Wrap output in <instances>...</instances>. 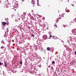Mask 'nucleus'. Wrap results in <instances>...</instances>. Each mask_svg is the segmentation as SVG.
I'll list each match as a JSON object with an SVG mask.
<instances>
[{
	"label": "nucleus",
	"mask_w": 76,
	"mask_h": 76,
	"mask_svg": "<svg viewBox=\"0 0 76 76\" xmlns=\"http://www.w3.org/2000/svg\"><path fill=\"white\" fill-rule=\"evenodd\" d=\"M54 26H55V27H56V28H57V25H56V23L54 24Z\"/></svg>",
	"instance_id": "nucleus-8"
},
{
	"label": "nucleus",
	"mask_w": 76,
	"mask_h": 76,
	"mask_svg": "<svg viewBox=\"0 0 76 76\" xmlns=\"http://www.w3.org/2000/svg\"><path fill=\"white\" fill-rule=\"evenodd\" d=\"M37 3H39L38 0H37Z\"/></svg>",
	"instance_id": "nucleus-23"
},
{
	"label": "nucleus",
	"mask_w": 76,
	"mask_h": 76,
	"mask_svg": "<svg viewBox=\"0 0 76 76\" xmlns=\"http://www.w3.org/2000/svg\"><path fill=\"white\" fill-rule=\"evenodd\" d=\"M63 76H66L65 75H63Z\"/></svg>",
	"instance_id": "nucleus-22"
},
{
	"label": "nucleus",
	"mask_w": 76,
	"mask_h": 76,
	"mask_svg": "<svg viewBox=\"0 0 76 76\" xmlns=\"http://www.w3.org/2000/svg\"><path fill=\"white\" fill-rule=\"evenodd\" d=\"M23 14H24V15H26V13L25 12H24L23 13Z\"/></svg>",
	"instance_id": "nucleus-15"
},
{
	"label": "nucleus",
	"mask_w": 76,
	"mask_h": 76,
	"mask_svg": "<svg viewBox=\"0 0 76 76\" xmlns=\"http://www.w3.org/2000/svg\"><path fill=\"white\" fill-rule=\"evenodd\" d=\"M55 62L54 61H53L52 62V64H54Z\"/></svg>",
	"instance_id": "nucleus-12"
},
{
	"label": "nucleus",
	"mask_w": 76,
	"mask_h": 76,
	"mask_svg": "<svg viewBox=\"0 0 76 76\" xmlns=\"http://www.w3.org/2000/svg\"><path fill=\"white\" fill-rule=\"evenodd\" d=\"M61 17V15H59V16L58 18L57 19H56V23H57L58 22V19H61V18L60 17Z\"/></svg>",
	"instance_id": "nucleus-1"
},
{
	"label": "nucleus",
	"mask_w": 76,
	"mask_h": 76,
	"mask_svg": "<svg viewBox=\"0 0 76 76\" xmlns=\"http://www.w3.org/2000/svg\"><path fill=\"white\" fill-rule=\"evenodd\" d=\"M31 3L32 4H35V2H34V1L33 0L31 1Z\"/></svg>",
	"instance_id": "nucleus-5"
},
{
	"label": "nucleus",
	"mask_w": 76,
	"mask_h": 76,
	"mask_svg": "<svg viewBox=\"0 0 76 76\" xmlns=\"http://www.w3.org/2000/svg\"><path fill=\"white\" fill-rule=\"evenodd\" d=\"M48 37H47V36L46 35H44L43 36V38L44 39H47V38Z\"/></svg>",
	"instance_id": "nucleus-2"
},
{
	"label": "nucleus",
	"mask_w": 76,
	"mask_h": 76,
	"mask_svg": "<svg viewBox=\"0 0 76 76\" xmlns=\"http://www.w3.org/2000/svg\"><path fill=\"white\" fill-rule=\"evenodd\" d=\"M75 54H76V51H75Z\"/></svg>",
	"instance_id": "nucleus-21"
},
{
	"label": "nucleus",
	"mask_w": 76,
	"mask_h": 76,
	"mask_svg": "<svg viewBox=\"0 0 76 76\" xmlns=\"http://www.w3.org/2000/svg\"><path fill=\"white\" fill-rule=\"evenodd\" d=\"M31 19L33 20H34V18L32 16H31Z\"/></svg>",
	"instance_id": "nucleus-6"
},
{
	"label": "nucleus",
	"mask_w": 76,
	"mask_h": 76,
	"mask_svg": "<svg viewBox=\"0 0 76 76\" xmlns=\"http://www.w3.org/2000/svg\"><path fill=\"white\" fill-rule=\"evenodd\" d=\"M4 66H5L6 67H7V65L6 62H4Z\"/></svg>",
	"instance_id": "nucleus-4"
},
{
	"label": "nucleus",
	"mask_w": 76,
	"mask_h": 76,
	"mask_svg": "<svg viewBox=\"0 0 76 76\" xmlns=\"http://www.w3.org/2000/svg\"><path fill=\"white\" fill-rule=\"evenodd\" d=\"M1 49H2V50H3V48H4V47H3V46H1Z\"/></svg>",
	"instance_id": "nucleus-11"
},
{
	"label": "nucleus",
	"mask_w": 76,
	"mask_h": 76,
	"mask_svg": "<svg viewBox=\"0 0 76 76\" xmlns=\"http://www.w3.org/2000/svg\"><path fill=\"white\" fill-rule=\"evenodd\" d=\"M52 38L53 39H55V36H52Z\"/></svg>",
	"instance_id": "nucleus-10"
},
{
	"label": "nucleus",
	"mask_w": 76,
	"mask_h": 76,
	"mask_svg": "<svg viewBox=\"0 0 76 76\" xmlns=\"http://www.w3.org/2000/svg\"><path fill=\"white\" fill-rule=\"evenodd\" d=\"M47 50H48V51H50V48L49 47L47 48Z\"/></svg>",
	"instance_id": "nucleus-7"
},
{
	"label": "nucleus",
	"mask_w": 76,
	"mask_h": 76,
	"mask_svg": "<svg viewBox=\"0 0 76 76\" xmlns=\"http://www.w3.org/2000/svg\"><path fill=\"white\" fill-rule=\"evenodd\" d=\"M0 66H1L2 65L1 63V62H0Z\"/></svg>",
	"instance_id": "nucleus-16"
},
{
	"label": "nucleus",
	"mask_w": 76,
	"mask_h": 76,
	"mask_svg": "<svg viewBox=\"0 0 76 76\" xmlns=\"http://www.w3.org/2000/svg\"><path fill=\"white\" fill-rule=\"evenodd\" d=\"M75 19L76 20V18H75Z\"/></svg>",
	"instance_id": "nucleus-27"
},
{
	"label": "nucleus",
	"mask_w": 76,
	"mask_h": 76,
	"mask_svg": "<svg viewBox=\"0 0 76 76\" xmlns=\"http://www.w3.org/2000/svg\"><path fill=\"white\" fill-rule=\"evenodd\" d=\"M20 64H22V62H20Z\"/></svg>",
	"instance_id": "nucleus-17"
},
{
	"label": "nucleus",
	"mask_w": 76,
	"mask_h": 76,
	"mask_svg": "<svg viewBox=\"0 0 76 76\" xmlns=\"http://www.w3.org/2000/svg\"><path fill=\"white\" fill-rule=\"evenodd\" d=\"M14 16L13 15H12V16Z\"/></svg>",
	"instance_id": "nucleus-24"
},
{
	"label": "nucleus",
	"mask_w": 76,
	"mask_h": 76,
	"mask_svg": "<svg viewBox=\"0 0 76 76\" xmlns=\"http://www.w3.org/2000/svg\"><path fill=\"white\" fill-rule=\"evenodd\" d=\"M52 36H51V35H50V38H51V37H52Z\"/></svg>",
	"instance_id": "nucleus-18"
},
{
	"label": "nucleus",
	"mask_w": 76,
	"mask_h": 76,
	"mask_svg": "<svg viewBox=\"0 0 76 76\" xmlns=\"http://www.w3.org/2000/svg\"><path fill=\"white\" fill-rule=\"evenodd\" d=\"M72 6H73V5H72Z\"/></svg>",
	"instance_id": "nucleus-25"
},
{
	"label": "nucleus",
	"mask_w": 76,
	"mask_h": 76,
	"mask_svg": "<svg viewBox=\"0 0 76 76\" xmlns=\"http://www.w3.org/2000/svg\"><path fill=\"white\" fill-rule=\"evenodd\" d=\"M69 0H68L67 1L68 2H69Z\"/></svg>",
	"instance_id": "nucleus-20"
},
{
	"label": "nucleus",
	"mask_w": 76,
	"mask_h": 76,
	"mask_svg": "<svg viewBox=\"0 0 76 76\" xmlns=\"http://www.w3.org/2000/svg\"><path fill=\"white\" fill-rule=\"evenodd\" d=\"M2 24L4 26V25H6L7 24V23H6L5 22H2Z\"/></svg>",
	"instance_id": "nucleus-3"
},
{
	"label": "nucleus",
	"mask_w": 76,
	"mask_h": 76,
	"mask_svg": "<svg viewBox=\"0 0 76 76\" xmlns=\"http://www.w3.org/2000/svg\"><path fill=\"white\" fill-rule=\"evenodd\" d=\"M65 72H66V70H65Z\"/></svg>",
	"instance_id": "nucleus-26"
},
{
	"label": "nucleus",
	"mask_w": 76,
	"mask_h": 76,
	"mask_svg": "<svg viewBox=\"0 0 76 76\" xmlns=\"http://www.w3.org/2000/svg\"><path fill=\"white\" fill-rule=\"evenodd\" d=\"M37 6H39V2L37 3Z\"/></svg>",
	"instance_id": "nucleus-13"
},
{
	"label": "nucleus",
	"mask_w": 76,
	"mask_h": 76,
	"mask_svg": "<svg viewBox=\"0 0 76 76\" xmlns=\"http://www.w3.org/2000/svg\"><path fill=\"white\" fill-rule=\"evenodd\" d=\"M48 7H50V5H48Z\"/></svg>",
	"instance_id": "nucleus-19"
},
{
	"label": "nucleus",
	"mask_w": 76,
	"mask_h": 76,
	"mask_svg": "<svg viewBox=\"0 0 76 76\" xmlns=\"http://www.w3.org/2000/svg\"><path fill=\"white\" fill-rule=\"evenodd\" d=\"M73 32H74V33H75V34H76V30H73Z\"/></svg>",
	"instance_id": "nucleus-9"
},
{
	"label": "nucleus",
	"mask_w": 76,
	"mask_h": 76,
	"mask_svg": "<svg viewBox=\"0 0 76 76\" xmlns=\"http://www.w3.org/2000/svg\"><path fill=\"white\" fill-rule=\"evenodd\" d=\"M32 36L33 37H35V35L34 34H32Z\"/></svg>",
	"instance_id": "nucleus-14"
}]
</instances>
